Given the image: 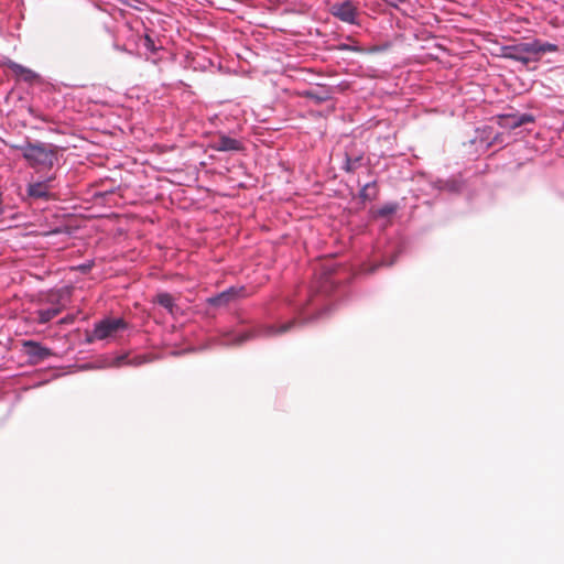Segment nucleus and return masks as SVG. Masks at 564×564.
Returning <instances> with one entry per match:
<instances>
[{
	"label": "nucleus",
	"mask_w": 564,
	"mask_h": 564,
	"mask_svg": "<svg viewBox=\"0 0 564 564\" xmlns=\"http://www.w3.org/2000/svg\"><path fill=\"white\" fill-rule=\"evenodd\" d=\"M557 51L558 46L556 44L535 39L529 42L506 46L503 56L508 59L520 62L523 65H529L532 62L540 61L543 54L555 53Z\"/></svg>",
	"instance_id": "obj_1"
},
{
	"label": "nucleus",
	"mask_w": 564,
	"mask_h": 564,
	"mask_svg": "<svg viewBox=\"0 0 564 564\" xmlns=\"http://www.w3.org/2000/svg\"><path fill=\"white\" fill-rule=\"evenodd\" d=\"M19 149L30 166L37 171L52 169L57 161V147L53 144L28 143Z\"/></svg>",
	"instance_id": "obj_2"
},
{
	"label": "nucleus",
	"mask_w": 564,
	"mask_h": 564,
	"mask_svg": "<svg viewBox=\"0 0 564 564\" xmlns=\"http://www.w3.org/2000/svg\"><path fill=\"white\" fill-rule=\"evenodd\" d=\"M126 328L127 323L123 318H105L95 325L93 334L88 336L87 340L89 343L95 339L104 340L106 338L112 337L119 330H123Z\"/></svg>",
	"instance_id": "obj_3"
},
{
	"label": "nucleus",
	"mask_w": 564,
	"mask_h": 564,
	"mask_svg": "<svg viewBox=\"0 0 564 564\" xmlns=\"http://www.w3.org/2000/svg\"><path fill=\"white\" fill-rule=\"evenodd\" d=\"M330 13L343 22L355 24L358 15V7L350 0L336 2L330 7Z\"/></svg>",
	"instance_id": "obj_4"
},
{
	"label": "nucleus",
	"mask_w": 564,
	"mask_h": 564,
	"mask_svg": "<svg viewBox=\"0 0 564 564\" xmlns=\"http://www.w3.org/2000/svg\"><path fill=\"white\" fill-rule=\"evenodd\" d=\"M54 176H50L44 181L32 182L28 185L26 193L29 197L34 199H50L52 197V182Z\"/></svg>",
	"instance_id": "obj_5"
},
{
	"label": "nucleus",
	"mask_w": 564,
	"mask_h": 564,
	"mask_svg": "<svg viewBox=\"0 0 564 564\" xmlns=\"http://www.w3.org/2000/svg\"><path fill=\"white\" fill-rule=\"evenodd\" d=\"M210 148L213 150L219 151V152H229V151L238 152L243 149V145L237 139H234L226 134H219L216 139H214L213 143L210 144Z\"/></svg>",
	"instance_id": "obj_6"
},
{
	"label": "nucleus",
	"mask_w": 564,
	"mask_h": 564,
	"mask_svg": "<svg viewBox=\"0 0 564 564\" xmlns=\"http://www.w3.org/2000/svg\"><path fill=\"white\" fill-rule=\"evenodd\" d=\"M22 346L24 348V352L30 357V359H32L34 362H39V361H42L44 359H46L47 357H50L52 355V351L42 346L40 343L37 341H33V340H24L22 343Z\"/></svg>",
	"instance_id": "obj_7"
},
{
	"label": "nucleus",
	"mask_w": 564,
	"mask_h": 564,
	"mask_svg": "<svg viewBox=\"0 0 564 564\" xmlns=\"http://www.w3.org/2000/svg\"><path fill=\"white\" fill-rule=\"evenodd\" d=\"M8 67L19 79L25 83L32 84L40 78V76L34 70L15 62H9Z\"/></svg>",
	"instance_id": "obj_8"
},
{
	"label": "nucleus",
	"mask_w": 564,
	"mask_h": 564,
	"mask_svg": "<svg viewBox=\"0 0 564 564\" xmlns=\"http://www.w3.org/2000/svg\"><path fill=\"white\" fill-rule=\"evenodd\" d=\"M333 90L326 86H319L318 89L305 90L302 97L312 99L316 105L327 101L332 98Z\"/></svg>",
	"instance_id": "obj_9"
},
{
	"label": "nucleus",
	"mask_w": 564,
	"mask_h": 564,
	"mask_svg": "<svg viewBox=\"0 0 564 564\" xmlns=\"http://www.w3.org/2000/svg\"><path fill=\"white\" fill-rule=\"evenodd\" d=\"M243 289L236 290L230 288L227 291L221 292L220 294L208 299V303L213 306H225L231 301H234Z\"/></svg>",
	"instance_id": "obj_10"
},
{
	"label": "nucleus",
	"mask_w": 564,
	"mask_h": 564,
	"mask_svg": "<svg viewBox=\"0 0 564 564\" xmlns=\"http://www.w3.org/2000/svg\"><path fill=\"white\" fill-rule=\"evenodd\" d=\"M63 311V306L58 303L54 304L52 307L46 310L37 311V322L40 324H45L52 321L55 316H57Z\"/></svg>",
	"instance_id": "obj_11"
},
{
	"label": "nucleus",
	"mask_w": 564,
	"mask_h": 564,
	"mask_svg": "<svg viewBox=\"0 0 564 564\" xmlns=\"http://www.w3.org/2000/svg\"><path fill=\"white\" fill-rule=\"evenodd\" d=\"M376 195H377V191H376L375 182L366 184L360 191V197L362 199L371 200L376 197Z\"/></svg>",
	"instance_id": "obj_12"
},
{
	"label": "nucleus",
	"mask_w": 564,
	"mask_h": 564,
	"mask_svg": "<svg viewBox=\"0 0 564 564\" xmlns=\"http://www.w3.org/2000/svg\"><path fill=\"white\" fill-rule=\"evenodd\" d=\"M156 302L161 306H163L164 308H166L170 312H172L174 303H173V297H172L171 294H169V293H160V294H158L156 295Z\"/></svg>",
	"instance_id": "obj_13"
},
{
	"label": "nucleus",
	"mask_w": 564,
	"mask_h": 564,
	"mask_svg": "<svg viewBox=\"0 0 564 564\" xmlns=\"http://www.w3.org/2000/svg\"><path fill=\"white\" fill-rule=\"evenodd\" d=\"M532 121H533V118L530 115H521L520 117L513 116L510 118L509 126L511 128H517V127L523 126V124L532 122Z\"/></svg>",
	"instance_id": "obj_14"
},
{
	"label": "nucleus",
	"mask_w": 564,
	"mask_h": 564,
	"mask_svg": "<svg viewBox=\"0 0 564 564\" xmlns=\"http://www.w3.org/2000/svg\"><path fill=\"white\" fill-rule=\"evenodd\" d=\"M397 210V204H387L378 209L377 215L380 217H388L394 214Z\"/></svg>",
	"instance_id": "obj_15"
},
{
	"label": "nucleus",
	"mask_w": 564,
	"mask_h": 564,
	"mask_svg": "<svg viewBox=\"0 0 564 564\" xmlns=\"http://www.w3.org/2000/svg\"><path fill=\"white\" fill-rule=\"evenodd\" d=\"M294 322H288V323H284L282 324L279 328L274 329L272 328L271 329V334L275 335V334H283V333H286L288 330L291 329V327L293 326Z\"/></svg>",
	"instance_id": "obj_16"
},
{
	"label": "nucleus",
	"mask_w": 564,
	"mask_h": 564,
	"mask_svg": "<svg viewBox=\"0 0 564 564\" xmlns=\"http://www.w3.org/2000/svg\"><path fill=\"white\" fill-rule=\"evenodd\" d=\"M359 162H360V158H357L355 160H351L348 158L346 160V165H345L346 171L354 172L357 169V165L359 164Z\"/></svg>",
	"instance_id": "obj_17"
},
{
	"label": "nucleus",
	"mask_w": 564,
	"mask_h": 564,
	"mask_svg": "<svg viewBox=\"0 0 564 564\" xmlns=\"http://www.w3.org/2000/svg\"><path fill=\"white\" fill-rule=\"evenodd\" d=\"M144 46L147 50H149L151 52H155V50H156V47L154 45V41L149 35L144 36Z\"/></svg>",
	"instance_id": "obj_18"
},
{
	"label": "nucleus",
	"mask_w": 564,
	"mask_h": 564,
	"mask_svg": "<svg viewBox=\"0 0 564 564\" xmlns=\"http://www.w3.org/2000/svg\"><path fill=\"white\" fill-rule=\"evenodd\" d=\"M339 50H343V51H352V52H358V53H362L364 50L361 47H358V46H351V45H348V44H343L339 46Z\"/></svg>",
	"instance_id": "obj_19"
},
{
	"label": "nucleus",
	"mask_w": 564,
	"mask_h": 564,
	"mask_svg": "<svg viewBox=\"0 0 564 564\" xmlns=\"http://www.w3.org/2000/svg\"><path fill=\"white\" fill-rule=\"evenodd\" d=\"M249 336L248 335H245L241 339H240V343L245 341L246 339H248Z\"/></svg>",
	"instance_id": "obj_20"
}]
</instances>
